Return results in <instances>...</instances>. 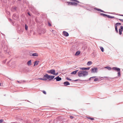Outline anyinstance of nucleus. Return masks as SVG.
Masks as SVG:
<instances>
[{"label":"nucleus","mask_w":123,"mask_h":123,"mask_svg":"<svg viewBox=\"0 0 123 123\" xmlns=\"http://www.w3.org/2000/svg\"><path fill=\"white\" fill-rule=\"evenodd\" d=\"M76 6L79 7H83V8H88V7H89L90 8H94V6H92L91 5L89 4H84L83 3H78ZM94 8H96L95 7Z\"/></svg>","instance_id":"nucleus-1"},{"label":"nucleus","mask_w":123,"mask_h":123,"mask_svg":"<svg viewBox=\"0 0 123 123\" xmlns=\"http://www.w3.org/2000/svg\"><path fill=\"white\" fill-rule=\"evenodd\" d=\"M78 76L80 77H85L88 74V72L86 71H81L78 72Z\"/></svg>","instance_id":"nucleus-2"},{"label":"nucleus","mask_w":123,"mask_h":123,"mask_svg":"<svg viewBox=\"0 0 123 123\" xmlns=\"http://www.w3.org/2000/svg\"><path fill=\"white\" fill-rule=\"evenodd\" d=\"M67 4V5L68 6H76L77 5L78 3L75 2H74L67 1L66 2Z\"/></svg>","instance_id":"nucleus-3"},{"label":"nucleus","mask_w":123,"mask_h":123,"mask_svg":"<svg viewBox=\"0 0 123 123\" xmlns=\"http://www.w3.org/2000/svg\"><path fill=\"white\" fill-rule=\"evenodd\" d=\"M98 72V69L97 67L93 68H92L91 70L92 73H97Z\"/></svg>","instance_id":"nucleus-4"},{"label":"nucleus","mask_w":123,"mask_h":123,"mask_svg":"<svg viewBox=\"0 0 123 123\" xmlns=\"http://www.w3.org/2000/svg\"><path fill=\"white\" fill-rule=\"evenodd\" d=\"M55 70L51 69L47 71V72L49 74L54 75V73L55 72Z\"/></svg>","instance_id":"nucleus-5"},{"label":"nucleus","mask_w":123,"mask_h":123,"mask_svg":"<svg viewBox=\"0 0 123 123\" xmlns=\"http://www.w3.org/2000/svg\"><path fill=\"white\" fill-rule=\"evenodd\" d=\"M12 18L15 20H17L18 18V16L17 15H16L15 14H14L12 16Z\"/></svg>","instance_id":"nucleus-6"},{"label":"nucleus","mask_w":123,"mask_h":123,"mask_svg":"<svg viewBox=\"0 0 123 123\" xmlns=\"http://www.w3.org/2000/svg\"><path fill=\"white\" fill-rule=\"evenodd\" d=\"M112 69L113 70L117 71V72H120V69L116 67H114L112 68Z\"/></svg>","instance_id":"nucleus-7"},{"label":"nucleus","mask_w":123,"mask_h":123,"mask_svg":"<svg viewBox=\"0 0 123 123\" xmlns=\"http://www.w3.org/2000/svg\"><path fill=\"white\" fill-rule=\"evenodd\" d=\"M63 33L64 35L66 37L68 36L69 35L68 33L67 32L65 31H63Z\"/></svg>","instance_id":"nucleus-8"},{"label":"nucleus","mask_w":123,"mask_h":123,"mask_svg":"<svg viewBox=\"0 0 123 123\" xmlns=\"http://www.w3.org/2000/svg\"><path fill=\"white\" fill-rule=\"evenodd\" d=\"M55 76H54L49 75V80H51L53 79L54 78Z\"/></svg>","instance_id":"nucleus-9"},{"label":"nucleus","mask_w":123,"mask_h":123,"mask_svg":"<svg viewBox=\"0 0 123 123\" xmlns=\"http://www.w3.org/2000/svg\"><path fill=\"white\" fill-rule=\"evenodd\" d=\"M49 76V75L47 74H46L45 75H44L43 77L44 78H45V79H46L47 80V79H48Z\"/></svg>","instance_id":"nucleus-10"},{"label":"nucleus","mask_w":123,"mask_h":123,"mask_svg":"<svg viewBox=\"0 0 123 123\" xmlns=\"http://www.w3.org/2000/svg\"><path fill=\"white\" fill-rule=\"evenodd\" d=\"M56 79V80L57 81H60L61 80V77H59L58 76L54 79Z\"/></svg>","instance_id":"nucleus-11"},{"label":"nucleus","mask_w":123,"mask_h":123,"mask_svg":"<svg viewBox=\"0 0 123 123\" xmlns=\"http://www.w3.org/2000/svg\"><path fill=\"white\" fill-rule=\"evenodd\" d=\"M30 55L31 56H38V54L37 53H34L31 54Z\"/></svg>","instance_id":"nucleus-12"},{"label":"nucleus","mask_w":123,"mask_h":123,"mask_svg":"<svg viewBox=\"0 0 123 123\" xmlns=\"http://www.w3.org/2000/svg\"><path fill=\"white\" fill-rule=\"evenodd\" d=\"M63 84L65 86H66L67 85H70V83L69 82L67 81L64 82Z\"/></svg>","instance_id":"nucleus-13"},{"label":"nucleus","mask_w":123,"mask_h":123,"mask_svg":"<svg viewBox=\"0 0 123 123\" xmlns=\"http://www.w3.org/2000/svg\"><path fill=\"white\" fill-rule=\"evenodd\" d=\"M27 64L28 66H30L31 65V60H30L28 61L27 63Z\"/></svg>","instance_id":"nucleus-14"},{"label":"nucleus","mask_w":123,"mask_h":123,"mask_svg":"<svg viewBox=\"0 0 123 123\" xmlns=\"http://www.w3.org/2000/svg\"><path fill=\"white\" fill-rule=\"evenodd\" d=\"M78 71V70H75L74 71L72 72H71V74H75L77 73V72Z\"/></svg>","instance_id":"nucleus-15"},{"label":"nucleus","mask_w":123,"mask_h":123,"mask_svg":"<svg viewBox=\"0 0 123 123\" xmlns=\"http://www.w3.org/2000/svg\"><path fill=\"white\" fill-rule=\"evenodd\" d=\"M70 0L71 1H73V2H77V3H81V2H80L78 0Z\"/></svg>","instance_id":"nucleus-16"},{"label":"nucleus","mask_w":123,"mask_h":123,"mask_svg":"<svg viewBox=\"0 0 123 123\" xmlns=\"http://www.w3.org/2000/svg\"><path fill=\"white\" fill-rule=\"evenodd\" d=\"M34 66H35V65H38L39 63V62L36 61L34 62Z\"/></svg>","instance_id":"nucleus-17"},{"label":"nucleus","mask_w":123,"mask_h":123,"mask_svg":"<svg viewBox=\"0 0 123 123\" xmlns=\"http://www.w3.org/2000/svg\"><path fill=\"white\" fill-rule=\"evenodd\" d=\"M92 62L91 61H89L88 62L87 64L88 66H90V65L91 64H92Z\"/></svg>","instance_id":"nucleus-18"},{"label":"nucleus","mask_w":123,"mask_h":123,"mask_svg":"<svg viewBox=\"0 0 123 123\" xmlns=\"http://www.w3.org/2000/svg\"><path fill=\"white\" fill-rule=\"evenodd\" d=\"M80 52L79 51H78L77 52H76L75 54V55H79L80 53Z\"/></svg>","instance_id":"nucleus-19"},{"label":"nucleus","mask_w":123,"mask_h":123,"mask_svg":"<svg viewBox=\"0 0 123 123\" xmlns=\"http://www.w3.org/2000/svg\"><path fill=\"white\" fill-rule=\"evenodd\" d=\"M39 79L41 80H46V79H45V78H44L43 77V78H40Z\"/></svg>","instance_id":"nucleus-20"},{"label":"nucleus","mask_w":123,"mask_h":123,"mask_svg":"<svg viewBox=\"0 0 123 123\" xmlns=\"http://www.w3.org/2000/svg\"><path fill=\"white\" fill-rule=\"evenodd\" d=\"M100 15L103 16L104 17H107V15L102 13L100 14Z\"/></svg>","instance_id":"nucleus-21"},{"label":"nucleus","mask_w":123,"mask_h":123,"mask_svg":"<svg viewBox=\"0 0 123 123\" xmlns=\"http://www.w3.org/2000/svg\"><path fill=\"white\" fill-rule=\"evenodd\" d=\"M24 0V3L25 4V3L26 4H28V2L27 1V0Z\"/></svg>","instance_id":"nucleus-22"},{"label":"nucleus","mask_w":123,"mask_h":123,"mask_svg":"<svg viewBox=\"0 0 123 123\" xmlns=\"http://www.w3.org/2000/svg\"><path fill=\"white\" fill-rule=\"evenodd\" d=\"M105 68H107L109 70H111V68L110 67H109L108 66L105 67Z\"/></svg>","instance_id":"nucleus-23"},{"label":"nucleus","mask_w":123,"mask_h":123,"mask_svg":"<svg viewBox=\"0 0 123 123\" xmlns=\"http://www.w3.org/2000/svg\"><path fill=\"white\" fill-rule=\"evenodd\" d=\"M94 10H97L101 12L102 10L100 9H97V8H94Z\"/></svg>","instance_id":"nucleus-24"},{"label":"nucleus","mask_w":123,"mask_h":123,"mask_svg":"<svg viewBox=\"0 0 123 123\" xmlns=\"http://www.w3.org/2000/svg\"><path fill=\"white\" fill-rule=\"evenodd\" d=\"M25 29L26 30H27L28 29V26L26 25V24H25Z\"/></svg>","instance_id":"nucleus-25"},{"label":"nucleus","mask_w":123,"mask_h":123,"mask_svg":"<svg viewBox=\"0 0 123 123\" xmlns=\"http://www.w3.org/2000/svg\"><path fill=\"white\" fill-rule=\"evenodd\" d=\"M119 34L120 35H121L122 34V30L120 29H119Z\"/></svg>","instance_id":"nucleus-26"},{"label":"nucleus","mask_w":123,"mask_h":123,"mask_svg":"<svg viewBox=\"0 0 123 123\" xmlns=\"http://www.w3.org/2000/svg\"><path fill=\"white\" fill-rule=\"evenodd\" d=\"M80 68L82 70H86L85 68Z\"/></svg>","instance_id":"nucleus-27"},{"label":"nucleus","mask_w":123,"mask_h":123,"mask_svg":"<svg viewBox=\"0 0 123 123\" xmlns=\"http://www.w3.org/2000/svg\"><path fill=\"white\" fill-rule=\"evenodd\" d=\"M100 49L102 52H103L104 51V49L102 47H100Z\"/></svg>","instance_id":"nucleus-28"},{"label":"nucleus","mask_w":123,"mask_h":123,"mask_svg":"<svg viewBox=\"0 0 123 123\" xmlns=\"http://www.w3.org/2000/svg\"><path fill=\"white\" fill-rule=\"evenodd\" d=\"M121 24L120 23H117L116 25H117V26L119 25H121Z\"/></svg>","instance_id":"nucleus-29"},{"label":"nucleus","mask_w":123,"mask_h":123,"mask_svg":"<svg viewBox=\"0 0 123 123\" xmlns=\"http://www.w3.org/2000/svg\"><path fill=\"white\" fill-rule=\"evenodd\" d=\"M4 3H6L7 2V0H2Z\"/></svg>","instance_id":"nucleus-30"},{"label":"nucleus","mask_w":123,"mask_h":123,"mask_svg":"<svg viewBox=\"0 0 123 123\" xmlns=\"http://www.w3.org/2000/svg\"><path fill=\"white\" fill-rule=\"evenodd\" d=\"M118 76H120L121 74L120 72H118Z\"/></svg>","instance_id":"nucleus-31"},{"label":"nucleus","mask_w":123,"mask_h":123,"mask_svg":"<svg viewBox=\"0 0 123 123\" xmlns=\"http://www.w3.org/2000/svg\"><path fill=\"white\" fill-rule=\"evenodd\" d=\"M98 79L97 78H95L94 79V81H98Z\"/></svg>","instance_id":"nucleus-32"},{"label":"nucleus","mask_w":123,"mask_h":123,"mask_svg":"<svg viewBox=\"0 0 123 123\" xmlns=\"http://www.w3.org/2000/svg\"><path fill=\"white\" fill-rule=\"evenodd\" d=\"M58 74V73H55H55H54V75L55 76H56V75H57Z\"/></svg>","instance_id":"nucleus-33"},{"label":"nucleus","mask_w":123,"mask_h":123,"mask_svg":"<svg viewBox=\"0 0 123 123\" xmlns=\"http://www.w3.org/2000/svg\"><path fill=\"white\" fill-rule=\"evenodd\" d=\"M90 68L89 67L85 68V70H88Z\"/></svg>","instance_id":"nucleus-34"},{"label":"nucleus","mask_w":123,"mask_h":123,"mask_svg":"<svg viewBox=\"0 0 123 123\" xmlns=\"http://www.w3.org/2000/svg\"><path fill=\"white\" fill-rule=\"evenodd\" d=\"M88 119H90L91 120H93L94 119V118H91V117H88Z\"/></svg>","instance_id":"nucleus-35"},{"label":"nucleus","mask_w":123,"mask_h":123,"mask_svg":"<svg viewBox=\"0 0 123 123\" xmlns=\"http://www.w3.org/2000/svg\"><path fill=\"white\" fill-rule=\"evenodd\" d=\"M42 92H43V93L44 94H46V92L45 91H42Z\"/></svg>","instance_id":"nucleus-36"},{"label":"nucleus","mask_w":123,"mask_h":123,"mask_svg":"<svg viewBox=\"0 0 123 123\" xmlns=\"http://www.w3.org/2000/svg\"><path fill=\"white\" fill-rule=\"evenodd\" d=\"M117 25H115V29H117Z\"/></svg>","instance_id":"nucleus-37"},{"label":"nucleus","mask_w":123,"mask_h":123,"mask_svg":"<svg viewBox=\"0 0 123 123\" xmlns=\"http://www.w3.org/2000/svg\"><path fill=\"white\" fill-rule=\"evenodd\" d=\"M66 79L67 80H71L67 77L66 78Z\"/></svg>","instance_id":"nucleus-38"},{"label":"nucleus","mask_w":123,"mask_h":123,"mask_svg":"<svg viewBox=\"0 0 123 123\" xmlns=\"http://www.w3.org/2000/svg\"><path fill=\"white\" fill-rule=\"evenodd\" d=\"M107 17L108 18H111V16L109 15H107Z\"/></svg>","instance_id":"nucleus-39"},{"label":"nucleus","mask_w":123,"mask_h":123,"mask_svg":"<svg viewBox=\"0 0 123 123\" xmlns=\"http://www.w3.org/2000/svg\"><path fill=\"white\" fill-rule=\"evenodd\" d=\"M121 30H123V26H121Z\"/></svg>","instance_id":"nucleus-40"},{"label":"nucleus","mask_w":123,"mask_h":123,"mask_svg":"<svg viewBox=\"0 0 123 123\" xmlns=\"http://www.w3.org/2000/svg\"><path fill=\"white\" fill-rule=\"evenodd\" d=\"M48 25L49 26H51V24L50 23L48 22Z\"/></svg>","instance_id":"nucleus-41"},{"label":"nucleus","mask_w":123,"mask_h":123,"mask_svg":"<svg viewBox=\"0 0 123 123\" xmlns=\"http://www.w3.org/2000/svg\"><path fill=\"white\" fill-rule=\"evenodd\" d=\"M3 121V120L2 119H1L0 120V123H1Z\"/></svg>","instance_id":"nucleus-42"},{"label":"nucleus","mask_w":123,"mask_h":123,"mask_svg":"<svg viewBox=\"0 0 123 123\" xmlns=\"http://www.w3.org/2000/svg\"><path fill=\"white\" fill-rule=\"evenodd\" d=\"M115 29V31H116V32L117 33H118V30H117V29Z\"/></svg>","instance_id":"nucleus-43"},{"label":"nucleus","mask_w":123,"mask_h":123,"mask_svg":"<svg viewBox=\"0 0 123 123\" xmlns=\"http://www.w3.org/2000/svg\"><path fill=\"white\" fill-rule=\"evenodd\" d=\"M120 21L123 22V19H119Z\"/></svg>","instance_id":"nucleus-44"},{"label":"nucleus","mask_w":123,"mask_h":123,"mask_svg":"<svg viewBox=\"0 0 123 123\" xmlns=\"http://www.w3.org/2000/svg\"><path fill=\"white\" fill-rule=\"evenodd\" d=\"M70 118L72 119H73L74 117H73L71 116H70Z\"/></svg>","instance_id":"nucleus-45"},{"label":"nucleus","mask_w":123,"mask_h":123,"mask_svg":"<svg viewBox=\"0 0 123 123\" xmlns=\"http://www.w3.org/2000/svg\"><path fill=\"white\" fill-rule=\"evenodd\" d=\"M114 18V16H111V18Z\"/></svg>","instance_id":"nucleus-46"},{"label":"nucleus","mask_w":123,"mask_h":123,"mask_svg":"<svg viewBox=\"0 0 123 123\" xmlns=\"http://www.w3.org/2000/svg\"><path fill=\"white\" fill-rule=\"evenodd\" d=\"M96 77V76H93L92 77V78H94Z\"/></svg>","instance_id":"nucleus-47"},{"label":"nucleus","mask_w":123,"mask_h":123,"mask_svg":"<svg viewBox=\"0 0 123 123\" xmlns=\"http://www.w3.org/2000/svg\"><path fill=\"white\" fill-rule=\"evenodd\" d=\"M118 15L120 16H123V15L119 14Z\"/></svg>","instance_id":"nucleus-48"},{"label":"nucleus","mask_w":123,"mask_h":123,"mask_svg":"<svg viewBox=\"0 0 123 123\" xmlns=\"http://www.w3.org/2000/svg\"><path fill=\"white\" fill-rule=\"evenodd\" d=\"M92 78V77H90L89 79V80H91V79Z\"/></svg>","instance_id":"nucleus-49"},{"label":"nucleus","mask_w":123,"mask_h":123,"mask_svg":"<svg viewBox=\"0 0 123 123\" xmlns=\"http://www.w3.org/2000/svg\"><path fill=\"white\" fill-rule=\"evenodd\" d=\"M28 14L29 15L31 16V15L29 12H28Z\"/></svg>","instance_id":"nucleus-50"},{"label":"nucleus","mask_w":123,"mask_h":123,"mask_svg":"<svg viewBox=\"0 0 123 123\" xmlns=\"http://www.w3.org/2000/svg\"><path fill=\"white\" fill-rule=\"evenodd\" d=\"M101 12H103L105 13V12H104L102 10V11H101Z\"/></svg>","instance_id":"nucleus-51"},{"label":"nucleus","mask_w":123,"mask_h":123,"mask_svg":"<svg viewBox=\"0 0 123 123\" xmlns=\"http://www.w3.org/2000/svg\"><path fill=\"white\" fill-rule=\"evenodd\" d=\"M12 8H14V7H13V6H12ZM14 8H17V7H14Z\"/></svg>","instance_id":"nucleus-52"},{"label":"nucleus","mask_w":123,"mask_h":123,"mask_svg":"<svg viewBox=\"0 0 123 123\" xmlns=\"http://www.w3.org/2000/svg\"><path fill=\"white\" fill-rule=\"evenodd\" d=\"M16 0H13V1L14 2Z\"/></svg>","instance_id":"nucleus-53"},{"label":"nucleus","mask_w":123,"mask_h":123,"mask_svg":"<svg viewBox=\"0 0 123 123\" xmlns=\"http://www.w3.org/2000/svg\"><path fill=\"white\" fill-rule=\"evenodd\" d=\"M21 0H18V1H20Z\"/></svg>","instance_id":"nucleus-54"},{"label":"nucleus","mask_w":123,"mask_h":123,"mask_svg":"<svg viewBox=\"0 0 123 123\" xmlns=\"http://www.w3.org/2000/svg\"><path fill=\"white\" fill-rule=\"evenodd\" d=\"M77 80H75L74 81H77Z\"/></svg>","instance_id":"nucleus-55"},{"label":"nucleus","mask_w":123,"mask_h":123,"mask_svg":"<svg viewBox=\"0 0 123 123\" xmlns=\"http://www.w3.org/2000/svg\"><path fill=\"white\" fill-rule=\"evenodd\" d=\"M1 83L0 82V86L1 85Z\"/></svg>","instance_id":"nucleus-56"},{"label":"nucleus","mask_w":123,"mask_h":123,"mask_svg":"<svg viewBox=\"0 0 123 123\" xmlns=\"http://www.w3.org/2000/svg\"><path fill=\"white\" fill-rule=\"evenodd\" d=\"M24 8H26V7H24Z\"/></svg>","instance_id":"nucleus-57"},{"label":"nucleus","mask_w":123,"mask_h":123,"mask_svg":"<svg viewBox=\"0 0 123 123\" xmlns=\"http://www.w3.org/2000/svg\"><path fill=\"white\" fill-rule=\"evenodd\" d=\"M105 77V78H107V77Z\"/></svg>","instance_id":"nucleus-58"},{"label":"nucleus","mask_w":123,"mask_h":123,"mask_svg":"<svg viewBox=\"0 0 123 123\" xmlns=\"http://www.w3.org/2000/svg\"><path fill=\"white\" fill-rule=\"evenodd\" d=\"M28 8H30V7H28ZM31 8H32V7Z\"/></svg>","instance_id":"nucleus-59"}]
</instances>
